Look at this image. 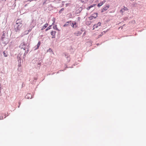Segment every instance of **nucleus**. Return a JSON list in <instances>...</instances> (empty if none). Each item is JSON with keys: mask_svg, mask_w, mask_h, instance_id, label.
Wrapping results in <instances>:
<instances>
[{"mask_svg": "<svg viewBox=\"0 0 146 146\" xmlns=\"http://www.w3.org/2000/svg\"><path fill=\"white\" fill-rule=\"evenodd\" d=\"M23 21L21 19H18L16 22V24L14 27V30L16 32H18L20 30L23 26Z\"/></svg>", "mask_w": 146, "mask_h": 146, "instance_id": "f257e3e1", "label": "nucleus"}, {"mask_svg": "<svg viewBox=\"0 0 146 146\" xmlns=\"http://www.w3.org/2000/svg\"><path fill=\"white\" fill-rule=\"evenodd\" d=\"M101 23L100 22H98L97 25H95L93 26V28L92 29L93 30H94L95 28H97L98 27L101 25Z\"/></svg>", "mask_w": 146, "mask_h": 146, "instance_id": "f03ea898", "label": "nucleus"}, {"mask_svg": "<svg viewBox=\"0 0 146 146\" xmlns=\"http://www.w3.org/2000/svg\"><path fill=\"white\" fill-rule=\"evenodd\" d=\"M128 10L127 8V7H124L123 8L121 9L120 12L121 13H122L124 12L125 11H126Z\"/></svg>", "mask_w": 146, "mask_h": 146, "instance_id": "7ed1b4c3", "label": "nucleus"}, {"mask_svg": "<svg viewBox=\"0 0 146 146\" xmlns=\"http://www.w3.org/2000/svg\"><path fill=\"white\" fill-rule=\"evenodd\" d=\"M56 33V32L55 31H52L51 32V35L52 36V38L55 37V35Z\"/></svg>", "mask_w": 146, "mask_h": 146, "instance_id": "20e7f679", "label": "nucleus"}, {"mask_svg": "<svg viewBox=\"0 0 146 146\" xmlns=\"http://www.w3.org/2000/svg\"><path fill=\"white\" fill-rule=\"evenodd\" d=\"M76 23L75 22H73L71 26L73 28H74L76 27Z\"/></svg>", "mask_w": 146, "mask_h": 146, "instance_id": "39448f33", "label": "nucleus"}, {"mask_svg": "<svg viewBox=\"0 0 146 146\" xmlns=\"http://www.w3.org/2000/svg\"><path fill=\"white\" fill-rule=\"evenodd\" d=\"M48 26L47 23L45 24L43 26L41 29L42 30H43L46 28Z\"/></svg>", "mask_w": 146, "mask_h": 146, "instance_id": "423d86ee", "label": "nucleus"}, {"mask_svg": "<svg viewBox=\"0 0 146 146\" xmlns=\"http://www.w3.org/2000/svg\"><path fill=\"white\" fill-rule=\"evenodd\" d=\"M110 7V6L109 5H108L106 6L104 8H103V9L104 11H106Z\"/></svg>", "mask_w": 146, "mask_h": 146, "instance_id": "0eeeda50", "label": "nucleus"}, {"mask_svg": "<svg viewBox=\"0 0 146 146\" xmlns=\"http://www.w3.org/2000/svg\"><path fill=\"white\" fill-rule=\"evenodd\" d=\"M104 3L103 2H101L100 3H99L98 5V7H100L105 2V1H104Z\"/></svg>", "mask_w": 146, "mask_h": 146, "instance_id": "6e6552de", "label": "nucleus"}, {"mask_svg": "<svg viewBox=\"0 0 146 146\" xmlns=\"http://www.w3.org/2000/svg\"><path fill=\"white\" fill-rule=\"evenodd\" d=\"M97 17V13H94L92 15V17H90V19H91V17H94L95 18H96Z\"/></svg>", "mask_w": 146, "mask_h": 146, "instance_id": "1a4fd4ad", "label": "nucleus"}, {"mask_svg": "<svg viewBox=\"0 0 146 146\" xmlns=\"http://www.w3.org/2000/svg\"><path fill=\"white\" fill-rule=\"evenodd\" d=\"M40 41H39L38 43V44H37V48H36V49H38L39 47V46H40Z\"/></svg>", "mask_w": 146, "mask_h": 146, "instance_id": "9d476101", "label": "nucleus"}, {"mask_svg": "<svg viewBox=\"0 0 146 146\" xmlns=\"http://www.w3.org/2000/svg\"><path fill=\"white\" fill-rule=\"evenodd\" d=\"M95 5H91L89 7H88L87 9V10H89L91 8L93 7Z\"/></svg>", "mask_w": 146, "mask_h": 146, "instance_id": "9b49d317", "label": "nucleus"}, {"mask_svg": "<svg viewBox=\"0 0 146 146\" xmlns=\"http://www.w3.org/2000/svg\"><path fill=\"white\" fill-rule=\"evenodd\" d=\"M5 33H3L1 37V39L2 40H3L4 38H5Z\"/></svg>", "mask_w": 146, "mask_h": 146, "instance_id": "f8f14e48", "label": "nucleus"}, {"mask_svg": "<svg viewBox=\"0 0 146 146\" xmlns=\"http://www.w3.org/2000/svg\"><path fill=\"white\" fill-rule=\"evenodd\" d=\"M52 26V25H50V26L48 27L46 29V31H47L49 30L50 29L51 27Z\"/></svg>", "mask_w": 146, "mask_h": 146, "instance_id": "ddd939ff", "label": "nucleus"}, {"mask_svg": "<svg viewBox=\"0 0 146 146\" xmlns=\"http://www.w3.org/2000/svg\"><path fill=\"white\" fill-rule=\"evenodd\" d=\"M88 0H81V1L82 3H86Z\"/></svg>", "mask_w": 146, "mask_h": 146, "instance_id": "4468645a", "label": "nucleus"}, {"mask_svg": "<svg viewBox=\"0 0 146 146\" xmlns=\"http://www.w3.org/2000/svg\"><path fill=\"white\" fill-rule=\"evenodd\" d=\"M69 23L68 22H66V23L65 25H64L63 26L65 27L67 26L68 25Z\"/></svg>", "mask_w": 146, "mask_h": 146, "instance_id": "2eb2a0df", "label": "nucleus"}, {"mask_svg": "<svg viewBox=\"0 0 146 146\" xmlns=\"http://www.w3.org/2000/svg\"><path fill=\"white\" fill-rule=\"evenodd\" d=\"M28 96H29V97H30V96H31V95L30 94H27V95L26 96V98H28Z\"/></svg>", "mask_w": 146, "mask_h": 146, "instance_id": "dca6fc26", "label": "nucleus"}, {"mask_svg": "<svg viewBox=\"0 0 146 146\" xmlns=\"http://www.w3.org/2000/svg\"><path fill=\"white\" fill-rule=\"evenodd\" d=\"M3 55H4V56L5 57H6L7 56V54L5 52H3Z\"/></svg>", "mask_w": 146, "mask_h": 146, "instance_id": "f3484780", "label": "nucleus"}, {"mask_svg": "<svg viewBox=\"0 0 146 146\" xmlns=\"http://www.w3.org/2000/svg\"><path fill=\"white\" fill-rule=\"evenodd\" d=\"M64 10V8H62V9H61L60 10V11H59V13H61L62 11H63Z\"/></svg>", "mask_w": 146, "mask_h": 146, "instance_id": "a211bd4d", "label": "nucleus"}, {"mask_svg": "<svg viewBox=\"0 0 146 146\" xmlns=\"http://www.w3.org/2000/svg\"><path fill=\"white\" fill-rule=\"evenodd\" d=\"M67 58L68 60V61L69 62L70 61V57H67Z\"/></svg>", "mask_w": 146, "mask_h": 146, "instance_id": "6ab92c4d", "label": "nucleus"}, {"mask_svg": "<svg viewBox=\"0 0 146 146\" xmlns=\"http://www.w3.org/2000/svg\"><path fill=\"white\" fill-rule=\"evenodd\" d=\"M33 1V0H28V1H24V3L26 2H27V1L31 2V1Z\"/></svg>", "mask_w": 146, "mask_h": 146, "instance_id": "aec40b11", "label": "nucleus"}, {"mask_svg": "<svg viewBox=\"0 0 146 146\" xmlns=\"http://www.w3.org/2000/svg\"><path fill=\"white\" fill-rule=\"evenodd\" d=\"M103 34L102 33H101L100 35H99V36H102L103 35Z\"/></svg>", "mask_w": 146, "mask_h": 146, "instance_id": "412c9836", "label": "nucleus"}, {"mask_svg": "<svg viewBox=\"0 0 146 146\" xmlns=\"http://www.w3.org/2000/svg\"><path fill=\"white\" fill-rule=\"evenodd\" d=\"M104 10L103 9L102 10V12H103L104 11Z\"/></svg>", "mask_w": 146, "mask_h": 146, "instance_id": "4be33fe9", "label": "nucleus"}, {"mask_svg": "<svg viewBox=\"0 0 146 146\" xmlns=\"http://www.w3.org/2000/svg\"><path fill=\"white\" fill-rule=\"evenodd\" d=\"M27 5V4H26V5H25V7H26V6Z\"/></svg>", "mask_w": 146, "mask_h": 146, "instance_id": "5701e85b", "label": "nucleus"}, {"mask_svg": "<svg viewBox=\"0 0 146 146\" xmlns=\"http://www.w3.org/2000/svg\"><path fill=\"white\" fill-rule=\"evenodd\" d=\"M56 30H58V29L57 28H56Z\"/></svg>", "mask_w": 146, "mask_h": 146, "instance_id": "b1692460", "label": "nucleus"}, {"mask_svg": "<svg viewBox=\"0 0 146 146\" xmlns=\"http://www.w3.org/2000/svg\"><path fill=\"white\" fill-rule=\"evenodd\" d=\"M28 33H26V34H27Z\"/></svg>", "mask_w": 146, "mask_h": 146, "instance_id": "393cba45", "label": "nucleus"}, {"mask_svg": "<svg viewBox=\"0 0 146 146\" xmlns=\"http://www.w3.org/2000/svg\"><path fill=\"white\" fill-rule=\"evenodd\" d=\"M55 22V21H54V22L53 23V24H54V23Z\"/></svg>", "mask_w": 146, "mask_h": 146, "instance_id": "a878e982", "label": "nucleus"}, {"mask_svg": "<svg viewBox=\"0 0 146 146\" xmlns=\"http://www.w3.org/2000/svg\"><path fill=\"white\" fill-rule=\"evenodd\" d=\"M17 0H15V1H16Z\"/></svg>", "mask_w": 146, "mask_h": 146, "instance_id": "bb28decb", "label": "nucleus"}, {"mask_svg": "<svg viewBox=\"0 0 146 146\" xmlns=\"http://www.w3.org/2000/svg\"><path fill=\"white\" fill-rule=\"evenodd\" d=\"M6 0H5V1Z\"/></svg>", "mask_w": 146, "mask_h": 146, "instance_id": "cd10ccee", "label": "nucleus"}]
</instances>
